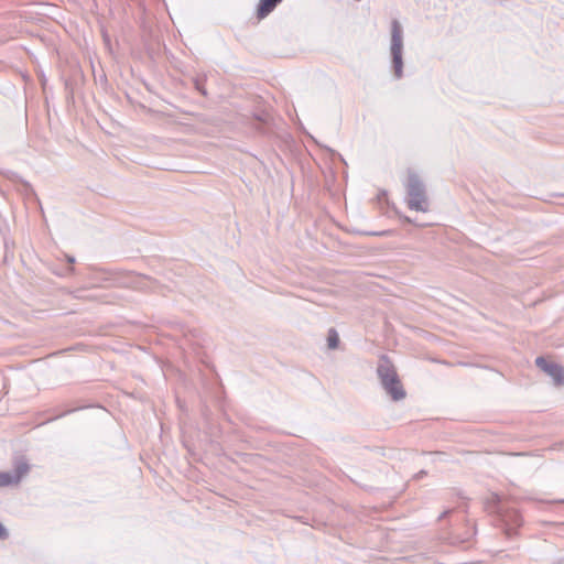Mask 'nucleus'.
I'll list each match as a JSON object with an SVG mask.
<instances>
[{
    "label": "nucleus",
    "instance_id": "obj_1",
    "mask_svg": "<svg viewBox=\"0 0 564 564\" xmlns=\"http://www.w3.org/2000/svg\"><path fill=\"white\" fill-rule=\"evenodd\" d=\"M377 373L383 389L394 401L404 399L405 391L401 386L398 373L393 365L386 357L380 359Z\"/></svg>",
    "mask_w": 564,
    "mask_h": 564
},
{
    "label": "nucleus",
    "instance_id": "obj_2",
    "mask_svg": "<svg viewBox=\"0 0 564 564\" xmlns=\"http://www.w3.org/2000/svg\"><path fill=\"white\" fill-rule=\"evenodd\" d=\"M390 52L392 56V65L394 70V76L400 78L402 76L403 68V29L401 23L398 20H392L391 22V44Z\"/></svg>",
    "mask_w": 564,
    "mask_h": 564
},
{
    "label": "nucleus",
    "instance_id": "obj_3",
    "mask_svg": "<svg viewBox=\"0 0 564 564\" xmlns=\"http://www.w3.org/2000/svg\"><path fill=\"white\" fill-rule=\"evenodd\" d=\"M408 206L416 212H427L429 205L421 181L415 175H410L408 178Z\"/></svg>",
    "mask_w": 564,
    "mask_h": 564
},
{
    "label": "nucleus",
    "instance_id": "obj_4",
    "mask_svg": "<svg viewBox=\"0 0 564 564\" xmlns=\"http://www.w3.org/2000/svg\"><path fill=\"white\" fill-rule=\"evenodd\" d=\"M535 364L541 370L547 373L556 384L564 383V370L560 365L549 361L543 357H538Z\"/></svg>",
    "mask_w": 564,
    "mask_h": 564
},
{
    "label": "nucleus",
    "instance_id": "obj_5",
    "mask_svg": "<svg viewBox=\"0 0 564 564\" xmlns=\"http://www.w3.org/2000/svg\"><path fill=\"white\" fill-rule=\"evenodd\" d=\"M28 471L29 465L25 462H19L13 473H0V487L18 484Z\"/></svg>",
    "mask_w": 564,
    "mask_h": 564
},
{
    "label": "nucleus",
    "instance_id": "obj_6",
    "mask_svg": "<svg viewBox=\"0 0 564 564\" xmlns=\"http://www.w3.org/2000/svg\"><path fill=\"white\" fill-rule=\"evenodd\" d=\"M282 0H260V3L258 6V18L263 19L265 18L270 12L274 10L278 3H280Z\"/></svg>",
    "mask_w": 564,
    "mask_h": 564
},
{
    "label": "nucleus",
    "instance_id": "obj_7",
    "mask_svg": "<svg viewBox=\"0 0 564 564\" xmlns=\"http://www.w3.org/2000/svg\"><path fill=\"white\" fill-rule=\"evenodd\" d=\"M327 344L330 349L337 348L339 344V337L338 334L335 330H330L327 337Z\"/></svg>",
    "mask_w": 564,
    "mask_h": 564
},
{
    "label": "nucleus",
    "instance_id": "obj_8",
    "mask_svg": "<svg viewBox=\"0 0 564 564\" xmlns=\"http://www.w3.org/2000/svg\"><path fill=\"white\" fill-rule=\"evenodd\" d=\"M8 536L7 529L0 523V539H6Z\"/></svg>",
    "mask_w": 564,
    "mask_h": 564
},
{
    "label": "nucleus",
    "instance_id": "obj_9",
    "mask_svg": "<svg viewBox=\"0 0 564 564\" xmlns=\"http://www.w3.org/2000/svg\"><path fill=\"white\" fill-rule=\"evenodd\" d=\"M404 220H405V221H408V223H411V224H412V223H414V221H413L412 219H410L409 217H405V218H404Z\"/></svg>",
    "mask_w": 564,
    "mask_h": 564
}]
</instances>
